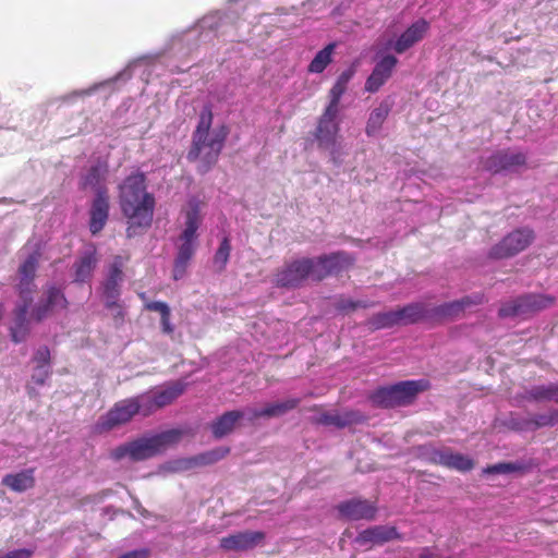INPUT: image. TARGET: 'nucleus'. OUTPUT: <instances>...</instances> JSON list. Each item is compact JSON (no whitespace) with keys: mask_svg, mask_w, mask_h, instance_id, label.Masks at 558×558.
I'll return each instance as SVG.
<instances>
[{"mask_svg":"<svg viewBox=\"0 0 558 558\" xmlns=\"http://www.w3.org/2000/svg\"><path fill=\"white\" fill-rule=\"evenodd\" d=\"M32 555H33V551L29 549H15V550L7 553L1 558H31Z\"/></svg>","mask_w":558,"mask_h":558,"instance_id":"nucleus-51","label":"nucleus"},{"mask_svg":"<svg viewBox=\"0 0 558 558\" xmlns=\"http://www.w3.org/2000/svg\"><path fill=\"white\" fill-rule=\"evenodd\" d=\"M347 88L348 87H345L344 85H341L336 82L329 90V94H328L329 102L326 107L340 110L341 97L345 93Z\"/></svg>","mask_w":558,"mask_h":558,"instance_id":"nucleus-44","label":"nucleus"},{"mask_svg":"<svg viewBox=\"0 0 558 558\" xmlns=\"http://www.w3.org/2000/svg\"><path fill=\"white\" fill-rule=\"evenodd\" d=\"M231 252V244L228 236H225L220 244L218 250L215 253L214 256V265L217 267L218 271H223L226 269V266L228 264L229 257Z\"/></svg>","mask_w":558,"mask_h":558,"instance_id":"nucleus-39","label":"nucleus"},{"mask_svg":"<svg viewBox=\"0 0 558 558\" xmlns=\"http://www.w3.org/2000/svg\"><path fill=\"white\" fill-rule=\"evenodd\" d=\"M521 398L532 403L553 402L558 404V383L535 385L526 389Z\"/></svg>","mask_w":558,"mask_h":558,"instance_id":"nucleus-27","label":"nucleus"},{"mask_svg":"<svg viewBox=\"0 0 558 558\" xmlns=\"http://www.w3.org/2000/svg\"><path fill=\"white\" fill-rule=\"evenodd\" d=\"M526 165V155L519 150L502 149L492 154L485 160V168L493 172L511 171Z\"/></svg>","mask_w":558,"mask_h":558,"instance_id":"nucleus-15","label":"nucleus"},{"mask_svg":"<svg viewBox=\"0 0 558 558\" xmlns=\"http://www.w3.org/2000/svg\"><path fill=\"white\" fill-rule=\"evenodd\" d=\"M365 421V416L359 412L353 410H348L343 412H326L323 413L318 423L327 426H336L338 428H344L351 425H356L363 423Z\"/></svg>","mask_w":558,"mask_h":558,"instance_id":"nucleus-26","label":"nucleus"},{"mask_svg":"<svg viewBox=\"0 0 558 558\" xmlns=\"http://www.w3.org/2000/svg\"><path fill=\"white\" fill-rule=\"evenodd\" d=\"M420 558H435V556L428 548H424L420 554Z\"/></svg>","mask_w":558,"mask_h":558,"instance_id":"nucleus-53","label":"nucleus"},{"mask_svg":"<svg viewBox=\"0 0 558 558\" xmlns=\"http://www.w3.org/2000/svg\"><path fill=\"white\" fill-rule=\"evenodd\" d=\"M423 454L432 464L441 465L462 473L469 472L475 466L472 458L460 452H453L450 448L437 449L429 447L425 448Z\"/></svg>","mask_w":558,"mask_h":558,"instance_id":"nucleus-12","label":"nucleus"},{"mask_svg":"<svg viewBox=\"0 0 558 558\" xmlns=\"http://www.w3.org/2000/svg\"><path fill=\"white\" fill-rule=\"evenodd\" d=\"M389 111L390 109L387 104H380L369 113L365 128V132L368 136H374L381 129Z\"/></svg>","mask_w":558,"mask_h":558,"instance_id":"nucleus-36","label":"nucleus"},{"mask_svg":"<svg viewBox=\"0 0 558 558\" xmlns=\"http://www.w3.org/2000/svg\"><path fill=\"white\" fill-rule=\"evenodd\" d=\"M69 301L63 290L56 284H47L43 299L32 308L31 319L41 323L52 316L56 311L68 310Z\"/></svg>","mask_w":558,"mask_h":558,"instance_id":"nucleus-10","label":"nucleus"},{"mask_svg":"<svg viewBox=\"0 0 558 558\" xmlns=\"http://www.w3.org/2000/svg\"><path fill=\"white\" fill-rule=\"evenodd\" d=\"M244 416L240 410L227 411L210 424V430L216 439H220L233 432L236 424Z\"/></svg>","mask_w":558,"mask_h":558,"instance_id":"nucleus-31","label":"nucleus"},{"mask_svg":"<svg viewBox=\"0 0 558 558\" xmlns=\"http://www.w3.org/2000/svg\"><path fill=\"white\" fill-rule=\"evenodd\" d=\"M374 302H364V301H354L351 299H347L344 296H340L335 304V307L338 312L348 314L357 308H367L374 306Z\"/></svg>","mask_w":558,"mask_h":558,"instance_id":"nucleus-40","label":"nucleus"},{"mask_svg":"<svg viewBox=\"0 0 558 558\" xmlns=\"http://www.w3.org/2000/svg\"><path fill=\"white\" fill-rule=\"evenodd\" d=\"M201 225V218L196 208L191 209L186 213L185 228L180 235V240H192L196 241L197 230Z\"/></svg>","mask_w":558,"mask_h":558,"instance_id":"nucleus-38","label":"nucleus"},{"mask_svg":"<svg viewBox=\"0 0 558 558\" xmlns=\"http://www.w3.org/2000/svg\"><path fill=\"white\" fill-rule=\"evenodd\" d=\"M366 325L371 330L391 328L400 325L396 311L380 312L371 316Z\"/></svg>","mask_w":558,"mask_h":558,"instance_id":"nucleus-37","label":"nucleus"},{"mask_svg":"<svg viewBox=\"0 0 558 558\" xmlns=\"http://www.w3.org/2000/svg\"><path fill=\"white\" fill-rule=\"evenodd\" d=\"M160 324L163 333L171 335L174 331V327L171 324V311L160 317Z\"/></svg>","mask_w":558,"mask_h":558,"instance_id":"nucleus-49","label":"nucleus"},{"mask_svg":"<svg viewBox=\"0 0 558 558\" xmlns=\"http://www.w3.org/2000/svg\"><path fill=\"white\" fill-rule=\"evenodd\" d=\"M336 43H330L319 50L307 66L308 73L319 74L332 62V56L336 49Z\"/></svg>","mask_w":558,"mask_h":558,"instance_id":"nucleus-34","label":"nucleus"},{"mask_svg":"<svg viewBox=\"0 0 558 558\" xmlns=\"http://www.w3.org/2000/svg\"><path fill=\"white\" fill-rule=\"evenodd\" d=\"M430 388V383L427 379L404 380L395 385L380 387L376 389L371 400L374 404L380 408H396L405 407L414 402L416 397Z\"/></svg>","mask_w":558,"mask_h":558,"instance_id":"nucleus-3","label":"nucleus"},{"mask_svg":"<svg viewBox=\"0 0 558 558\" xmlns=\"http://www.w3.org/2000/svg\"><path fill=\"white\" fill-rule=\"evenodd\" d=\"M558 426V409L549 408L546 412L537 413L523 422V428L537 430L544 427Z\"/></svg>","mask_w":558,"mask_h":558,"instance_id":"nucleus-33","label":"nucleus"},{"mask_svg":"<svg viewBox=\"0 0 558 558\" xmlns=\"http://www.w3.org/2000/svg\"><path fill=\"white\" fill-rule=\"evenodd\" d=\"M182 243L178 247V254L173 263L172 278L174 280L182 279L187 270L189 264L193 258L196 250L195 241L180 240Z\"/></svg>","mask_w":558,"mask_h":558,"instance_id":"nucleus-29","label":"nucleus"},{"mask_svg":"<svg viewBox=\"0 0 558 558\" xmlns=\"http://www.w3.org/2000/svg\"><path fill=\"white\" fill-rule=\"evenodd\" d=\"M33 362L36 366L49 367L51 362L50 350L47 345L39 347L33 355Z\"/></svg>","mask_w":558,"mask_h":558,"instance_id":"nucleus-45","label":"nucleus"},{"mask_svg":"<svg viewBox=\"0 0 558 558\" xmlns=\"http://www.w3.org/2000/svg\"><path fill=\"white\" fill-rule=\"evenodd\" d=\"M119 205L128 219L126 234L132 238L137 229L150 227L154 217L155 197L147 192L146 177L143 172L128 175L119 185Z\"/></svg>","mask_w":558,"mask_h":558,"instance_id":"nucleus-1","label":"nucleus"},{"mask_svg":"<svg viewBox=\"0 0 558 558\" xmlns=\"http://www.w3.org/2000/svg\"><path fill=\"white\" fill-rule=\"evenodd\" d=\"M147 557H148V550L141 549V550L129 551V553L120 556L119 558H147Z\"/></svg>","mask_w":558,"mask_h":558,"instance_id":"nucleus-52","label":"nucleus"},{"mask_svg":"<svg viewBox=\"0 0 558 558\" xmlns=\"http://www.w3.org/2000/svg\"><path fill=\"white\" fill-rule=\"evenodd\" d=\"M102 180L101 170L98 166H93L88 169V171L82 177L81 185L83 189L92 187L96 191L98 189H105L100 185Z\"/></svg>","mask_w":558,"mask_h":558,"instance_id":"nucleus-42","label":"nucleus"},{"mask_svg":"<svg viewBox=\"0 0 558 558\" xmlns=\"http://www.w3.org/2000/svg\"><path fill=\"white\" fill-rule=\"evenodd\" d=\"M35 469L29 468L2 477L1 484L15 493H24L35 486Z\"/></svg>","mask_w":558,"mask_h":558,"instance_id":"nucleus-28","label":"nucleus"},{"mask_svg":"<svg viewBox=\"0 0 558 558\" xmlns=\"http://www.w3.org/2000/svg\"><path fill=\"white\" fill-rule=\"evenodd\" d=\"M140 396L120 400L96 424L98 433H107L132 421L136 414L144 415Z\"/></svg>","mask_w":558,"mask_h":558,"instance_id":"nucleus-6","label":"nucleus"},{"mask_svg":"<svg viewBox=\"0 0 558 558\" xmlns=\"http://www.w3.org/2000/svg\"><path fill=\"white\" fill-rule=\"evenodd\" d=\"M187 384L182 380L167 383L148 392L138 395L141 398L144 416H148L159 409L173 403L186 389Z\"/></svg>","mask_w":558,"mask_h":558,"instance_id":"nucleus-9","label":"nucleus"},{"mask_svg":"<svg viewBox=\"0 0 558 558\" xmlns=\"http://www.w3.org/2000/svg\"><path fill=\"white\" fill-rule=\"evenodd\" d=\"M145 310H147L149 312H157L160 314V317L163 314L171 311L169 305L166 302H161V301H150V302L145 303Z\"/></svg>","mask_w":558,"mask_h":558,"instance_id":"nucleus-48","label":"nucleus"},{"mask_svg":"<svg viewBox=\"0 0 558 558\" xmlns=\"http://www.w3.org/2000/svg\"><path fill=\"white\" fill-rule=\"evenodd\" d=\"M181 438L180 429H168L151 436L140 437L113 448L110 451V458L114 461L128 458L132 462L148 460L178 444Z\"/></svg>","mask_w":558,"mask_h":558,"instance_id":"nucleus-2","label":"nucleus"},{"mask_svg":"<svg viewBox=\"0 0 558 558\" xmlns=\"http://www.w3.org/2000/svg\"><path fill=\"white\" fill-rule=\"evenodd\" d=\"M266 535L262 531H242L220 538L225 551H247L263 544Z\"/></svg>","mask_w":558,"mask_h":558,"instance_id":"nucleus-17","label":"nucleus"},{"mask_svg":"<svg viewBox=\"0 0 558 558\" xmlns=\"http://www.w3.org/2000/svg\"><path fill=\"white\" fill-rule=\"evenodd\" d=\"M353 264V256L344 251L320 255L314 258V281H322L329 276L339 275L352 267Z\"/></svg>","mask_w":558,"mask_h":558,"instance_id":"nucleus-11","label":"nucleus"},{"mask_svg":"<svg viewBox=\"0 0 558 558\" xmlns=\"http://www.w3.org/2000/svg\"><path fill=\"white\" fill-rule=\"evenodd\" d=\"M339 109L326 107L318 118L317 126L314 133L319 147L332 148L337 144L340 123L338 121Z\"/></svg>","mask_w":558,"mask_h":558,"instance_id":"nucleus-13","label":"nucleus"},{"mask_svg":"<svg viewBox=\"0 0 558 558\" xmlns=\"http://www.w3.org/2000/svg\"><path fill=\"white\" fill-rule=\"evenodd\" d=\"M109 195L107 189H98L89 209V230L93 235L98 234L109 218Z\"/></svg>","mask_w":558,"mask_h":558,"instance_id":"nucleus-19","label":"nucleus"},{"mask_svg":"<svg viewBox=\"0 0 558 558\" xmlns=\"http://www.w3.org/2000/svg\"><path fill=\"white\" fill-rule=\"evenodd\" d=\"M213 110L210 106H205L199 114V120L196 126V130L193 133L195 140V150H198V146L204 143L205 137H208L209 131L213 124Z\"/></svg>","mask_w":558,"mask_h":558,"instance_id":"nucleus-35","label":"nucleus"},{"mask_svg":"<svg viewBox=\"0 0 558 558\" xmlns=\"http://www.w3.org/2000/svg\"><path fill=\"white\" fill-rule=\"evenodd\" d=\"M525 466L518 462H500L488 465L483 470L485 474H509L514 472H523Z\"/></svg>","mask_w":558,"mask_h":558,"instance_id":"nucleus-41","label":"nucleus"},{"mask_svg":"<svg viewBox=\"0 0 558 558\" xmlns=\"http://www.w3.org/2000/svg\"><path fill=\"white\" fill-rule=\"evenodd\" d=\"M400 538L401 535L395 526L375 525L360 532L355 537V543L372 548Z\"/></svg>","mask_w":558,"mask_h":558,"instance_id":"nucleus-18","label":"nucleus"},{"mask_svg":"<svg viewBox=\"0 0 558 558\" xmlns=\"http://www.w3.org/2000/svg\"><path fill=\"white\" fill-rule=\"evenodd\" d=\"M314 280V258L302 257L284 263L274 275L278 288L296 289L307 280Z\"/></svg>","mask_w":558,"mask_h":558,"instance_id":"nucleus-5","label":"nucleus"},{"mask_svg":"<svg viewBox=\"0 0 558 558\" xmlns=\"http://www.w3.org/2000/svg\"><path fill=\"white\" fill-rule=\"evenodd\" d=\"M141 299H145V293L140 294Z\"/></svg>","mask_w":558,"mask_h":558,"instance_id":"nucleus-55","label":"nucleus"},{"mask_svg":"<svg viewBox=\"0 0 558 558\" xmlns=\"http://www.w3.org/2000/svg\"><path fill=\"white\" fill-rule=\"evenodd\" d=\"M301 400L299 398H290L284 401H278L266 404L263 409L252 410L251 420H258L262 417L271 418L281 416L298 408Z\"/></svg>","mask_w":558,"mask_h":558,"instance_id":"nucleus-30","label":"nucleus"},{"mask_svg":"<svg viewBox=\"0 0 558 558\" xmlns=\"http://www.w3.org/2000/svg\"><path fill=\"white\" fill-rule=\"evenodd\" d=\"M23 300L24 304L17 305L13 311V324L10 327V337L14 343L24 342L31 333L27 312L32 298Z\"/></svg>","mask_w":558,"mask_h":558,"instance_id":"nucleus-24","label":"nucleus"},{"mask_svg":"<svg viewBox=\"0 0 558 558\" xmlns=\"http://www.w3.org/2000/svg\"><path fill=\"white\" fill-rule=\"evenodd\" d=\"M98 260L96 247L93 244L88 245L73 264L74 282L85 283L90 281Z\"/></svg>","mask_w":558,"mask_h":558,"instance_id":"nucleus-22","label":"nucleus"},{"mask_svg":"<svg viewBox=\"0 0 558 558\" xmlns=\"http://www.w3.org/2000/svg\"><path fill=\"white\" fill-rule=\"evenodd\" d=\"M123 258L119 255L114 256L109 266L107 278L102 284L105 300L120 298V284L123 281Z\"/></svg>","mask_w":558,"mask_h":558,"instance_id":"nucleus-25","label":"nucleus"},{"mask_svg":"<svg viewBox=\"0 0 558 558\" xmlns=\"http://www.w3.org/2000/svg\"><path fill=\"white\" fill-rule=\"evenodd\" d=\"M484 302L483 294H475L473 296H464L460 300L447 302L434 307H429L430 322H442L446 319H453L458 317L466 307L478 305Z\"/></svg>","mask_w":558,"mask_h":558,"instance_id":"nucleus-14","label":"nucleus"},{"mask_svg":"<svg viewBox=\"0 0 558 558\" xmlns=\"http://www.w3.org/2000/svg\"><path fill=\"white\" fill-rule=\"evenodd\" d=\"M398 63V59L392 54L383 57L374 66L371 75L365 82V90L376 93L391 77Z\"/></svg>","mask_w":558,"mask_h":558,"instance_id":"nucleus-21","label":"nucleus"},{"mask_svg":"<svg viewBox=\"0 0 558 558\" xmlns=\"http://www.w3.org/2000/svg\"><path fill=\"white\" fill-rule=\"evenodd\" d=\"M429 29V23L425 19H418L412 23L395 41L393 50L401 54L415 44L421 41Z\"/></svg>","mask_w":558,"mask_h":558,"instance_id":"nucleus-23","label":"nucleus"},{"mask_svg":"<svg viewBox=\"0 0 558 558\" xmlns=\"http://www.w3.org/2000/svg\"><path fill=\"white\" fill-rule=\"evenodd\" d=\"M535 240V232L529 227L517 228L506 234L488 252L490 259L510 258L526 250Z\"/></svg>","mask_w":558,"mask_h":558,"instance_id":"nucleus-8","label":"nucleus"},{"mask_svg":"<svg viewBox=\"0 0 558 558\" xmlns=\"http://www.w3.org/2000/svg\"><path fill=\"white\" fill-rule=\"evenodd\" d=\"M555 296L543 293H526L501 304L498 311L500 318L535 314L553 306Z\"/></svg>","mask_w":558,"mask_h":558,"instance_id":"nucleus-7","label":"nucleus"},{"mask_svg":"<svg viewBox=\"0 0 558 558\" xmlns=\"http://www.w3.org/2000/svg\"><path fill=\"white\" fill-rule=\"evenodd\" d=\"M229 453V449H217L204 454H201L193 459L195 464H211L222 459L226 454Z\"/></svg>","mask_w":558,"mask_h":558,"instance_id":"nucleus-43","label":"nucleus"},{"mask_svg":"<svg viewBox=\"0 0 558 558\" xmlns=\"http://www.w3.org/2000/svg\"><path fill=\"white\" fill-rule=\"evenodd\" d=\"M341 517L347 520H374L377 513V506L366 499L353 498L342 501L337 506Z\"/></svg>","mask_w":558,"mask_h":558,"instance_id":"nucleus-20","label":"nucleus"},{"mask_svg":"<svg viewBox=\"0 0 558 558\" xmlns=\"http://www.w3.org/2000/svg\"><path fill=\"white\" fill-rule=\"evenodd\" d=\"M229 134V130L226 125H221L215 130L208 137H205L204 143L198 146V150H195V140L192 137V146L187 153V160L193 162L201 159V163L197 167V171L201 174L207 173L213 166L218 161L219 155L223 148L225 142Z\"/></svg>","mask_w":558,"mask_h":558,"instance_id":"nucleus-4","label":"nucleus"},{"mask_svg":"<svg viewBox=\"0 0 558 558\" xmlns=\"http://www.w3.org/2000/svg\"><path fill=\"white\" fill-rule=\"evenodd\" d=\"M50 375L51 371L49 367L36 366L32 374V381L37 386H43L46 384Z\"/></svg>","mask_w":558,"mask_h":558,"instance_id":"nucleus-47","label":"nucleus"},{"mask_svg":"<svg viewBox=\"0 0 558 558\" xmlns=\"http://www.w3.org/2000/svg\"><path fill=\"white\" fill-rule=\"evenodd\" d=\"M27 391H28L29 397H34L37 395L35 389L31 386H27Z\"/></svg>","mask_w":558,"mask_h":558,"instance_id":"nucleus-54","label":"nucleus"},{"mask_svg":"<svg viewBox=\"0 0 558 558\" xmlns=\"http://www.w3.org/2000/svg\"><path fill=\"white\" fill-rule=\"evenodd\" d=\"M355 74V68L352 65L349 69L344 70L337 78V83L344 85L348 87L349 82L352 80V77Z\"/></svg>","mask_w":558,"mask_h":558,"instance_id":"nucleus-50","label":"nucleus"},{"mask_svg":"<svg viewBox=\"0 0 558 558\" xmlns=\"http://www.w3.org/2000/svg\"><path fill=\"white\" fill-rule=\"evenodd\" d=\"M106 307L112 312V316L117 323H122L124 319V310L119 303V299H106Z\"/></svg>","mask_w":558,"mask_h":558,"instance_id":"nucleus-46","label":"nucleus"},{"mask_svg":"<svg viewBox=\"0 0 558 558\" xmlns=\"http://www.w3.org/2000/svg\"><path fill=\"white\" fill-rule=\"evenodd\" d=\"M40 258L41 251L37 246L19 267L20 282L16 289L22 299L32 298L34 280Z\"/></svg>","mask_w":558,"mask_h":558,"instance_id":"nucleus-16","label":"nucleus"},{"mask_svg":"<svg viewBox=\"0 0 558 558\" xmlns=\"http://www.w3.org/2000/svg\"><path fill=\"white\" fill-rule=\"evenodd\" d=\"M400 325L416 324L429 319V307L423 303H411L396 310Z\"/></svg>","mask_w":558,"mask_h":558,"instance_id":"nucleus-32","label":"nucleus"}]
</instances>
